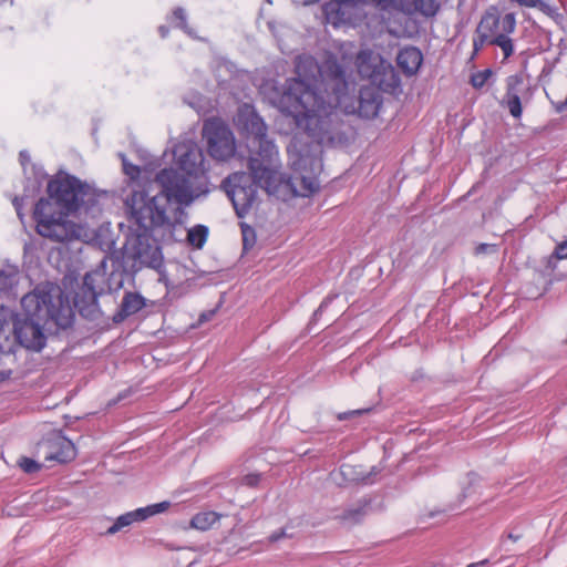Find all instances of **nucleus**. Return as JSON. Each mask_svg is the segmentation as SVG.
I'll return each instance as SVG.
<instances>
[{
	"label": "nucleus",
	"mask_w": 567,
	"mask_h": 567,
	"mask_svg": "<svg viewBox=\"0 0 567 567\" xmlns=\"http://www.w3.org/2000/svg\"><path fill=\"white\" fill-rule=\"evenodd\" d=\"M280 168L281 163L248 157L249 172H235L221 182V188L231 200L238 217L248 214L257 199L259 188L277 197Z\"/></svg>",
	"instance_id": "obj_5"
},
{
	"label": "nucleus",
	"mask_w": 567,
	"mask_h": 567,
	"mask_svg": "<svg viewBox=\"0 0 567 567\" xmlns=\"http://www.w3.org/2000/svg\"><path fill=\"white\" fill-rule=\"evenodd\" d=\"M203 137L207 143V152L214 159L226 162L235 155V136L221 121L213 118L204 123Z\"/></svg>",
	"instance_id": "obj_8"
},
{
	"label": "nucleus",
	"mask_w": 567,
	"mask_h": 567,
	"mask_svg": "<svg viewBox=\"0 0 567 567\" xmlns=\"http://www.w3.org/2000/svg\"><path fill=\"white\" fill-rule=\"evenodd\" d=\"M286 537H291V535H289L286 530V528H281L280 530L278 532H274L269 537V542L270 543H276L282 538H286Z\"/></svg>",
	"instance_id": "obj_40"
},
{
	"label": "nucleus",
	"mask_w": 567,
	"mask_h": 567,
	"mask_svg": "<svg viewBox=\"0 0 567 567\" xmlns=\"http://www.w3.org/2000/svg\"><path fill=\"white\" fill-rule=\"evenodd\" d=\"M371 511V498L362 497L355 503L344 507L334 516L340 523L346 525H355L361 523Z\"/></svg>",
	"instance_id": "obj_16"
},
{
	"label": "nucleus",
	"mask_w": 567,
	"mask_h": 567,
	"mask_svg": "<svg viewBox=\"0 0 567 567\" xmlns=\"http://www.w3.org/2000/svg\"><path fill=\"white\" fill-rule=\"evenodd\" d=\"M207 237L208 228L204 225H196L187 231V241L197 249L203 248Z\"/></svg>",
	"instance_id": "obj_27"
},
{
	"label": "nucleus",
	"mask_w": 567,
	"mask_h": 567,
	"mask_svg": "<svg viewBox=\"0 0 567 567\" xmlns=\"http://www.w3.org/2000/svg\"><path fill=\"white\" fill-rule=\"evenodd\" d=\"M411 12H417L424 17H433L440 9L437 0H411Z\"/></svg>",
	"instance_id": "obj_24"
},
{
	"label": "nucleus",
	"mask_w": 567,
	"mask_h": 567,
	"mask_svg": "<svg viewBox=\"0 0 567 567\" xmlns=\"http://www.w3.org/2000/svg\"><path fill=\"white\" fill-rule=\"evenodd\" d=\"M215 313H216V310H209V311L203 312L199 316V322L203 323V322L209 321L215 316Z\"/></svg>",
	"instance_id": "obj_43"
},
{
	"label": "nucleus",
	"mask_w": 567,
	"mask_h": 567,
	"mask_svg": "<svg viewBox=\"0 0 567 567\" xmlns=\"http://www.w3.org/2000/svg\"><path fill=\"white\" fill-rule=\"evenodd\" d=\"M220 515L216 512H200L197 513L190 519V526L195 529L207 530L209 529L218 519Z\"/></svg>",
	"instance_id": "obj_23"
},
{
	"label": "nucleus",
	"mask_w": 567,
	"mask_h": 567,
	"mask_svg": "<svg viewBox=\"0 0 567 567\" xmlns=\"http://www.w3.org/2000/svg\"><path fill=\"white\" fill-rule=\"evenodd\" d=\"M143 516L144 513L140 508L127 512L116 518L114 524L107 528L106 534L114 535L122 530L124 527L132 525L134 522H142L144 520Z\"/></svg>",
	"instance_id": "obj_22"
},
{
	"label": "nucleus",
	"mask_w": 567,
	"mask_h": 567,
	"mask_svg": "<svg viewBox=\"0 0 567 567\" xmlns=\"http://www.w3.org/2000/svg\"><path fill=\"white\" fill-rule=\"evenodd\" d=\"M23 202H24L23 196L22 197L16 196L12 199V204L14 206V209H16L17 215L20 218V220H23V213H22Z\"/></svg>",
	"instance_id": "obj_39"
},
{
	"label": "nucleus",
	"mask_w": 567,
	"mask_h": 567,
	"mask_svg": "<svg viewBox=\"0 0 567 567\" xmlns=\"http://www.w3.org/2000/svg\"><path fill=\"white\" fill-rule=\"evenodd\" d=\"M353 467L350 465H341L340 466V473L342 476L348 477L352 474Z\"/></svg>",
	"instance_id": "obj_45"
},
{
	"label": "nucleus",
	"mask_w": 567,
	"mask_h": 567,
	"mask_svg": "<svg viewBox=\"0 0 567 567\" xmlns=\"http://www.w3.org/2000/svg\"><path fill=\"white\" fill-rule=\"evenodd\" d=\"M8 377L4 372H0V381L4 380Z\"/></svg>",
	"instance_id": "obj_50"
},
{
	"label": "nucleus",
	"mask_w": 567,
	"mask_h": 567,
	"mask_svg": "<svg viewBox=\"0 0 567 567\" xmlns=\"http://www.w3.org/2000/svg\"><path fill=\"white\" fill-rule=\"evenodd\" d=\"M102 277L99 272H87L83 278L82 286L75 291L74 307L79 313L91 321H95L101 317V310L97 298L104 291L100 286Z\"/></svg>",
	"instance_id": "obj_10"
},
{
	"label": "nucleus",
	"mask_w": 567,
	"mask_h": 567,
	"mask_svg": "<svg viewBox=\"0 0 567 567\" xmlns=\"http://www.w3.org/2000/svg\"><path fill=\"white\" fill-rule=\"evenodd\" d=\"M153 230H140L130 236L125 249L127 259H132L133 267H150L159 269L163 266L162 248L152 235Z\"/></svg>",
	"instance_id": "obj_7"
},
{
	"label": "nucleus",
	"mask_w": 567,
	"mask_h": 567,
	"mask_svg": "<svg viewBox=\"0 0 567 567\" xmlns=\"http://www.w3.org/2000/svg\"><path fill=\"white\" fill-rule=\"evenodd\" d=\"M145 307V299L137 292H125L118 310L113 315V322L121 323Z\"/></svg>",
	"instance_id": "obj_18"
},
{
	"label": "nucleus",
	"mask_w": 567,
	"mask_h": 567,
	"mask_svg": "<svg viewBox=\"0 0 567 567\" xmlns=\"http://www.w3.org/2000/svg\"><path fill=\"white\" fill-rule=\"evenodd\" d=\"M561 259H567V240L556 246L555 250L547 259L545 269L540 271L544 291L547 290V287L551 284V280L548 278V276L556 268V262Z\"/></svg>",
	"instance_id": "obj_21"
},
{
	"label": "nucleus",
	"mask_w": 567,
	"mask_h": 567,
	"mask_svg": "<svg viewBox=\"0 0 567 567\" xmlns=\"http://www.w3.org/2000/svg\"><path fill=\"white\" fill-rule=\"evenodd\" d=\"M19 464L21 468L28 474L35 473L40 470V464L29 457H22Z\"/></svg>",
	"instance_id": "obj_32"
},
{
	"label": "nucleus",
	"mask_w": 567,
	"mask_h": 567,
	"mask_svg": "<svg viewBox=\"0 0 567 567\" xmlns=\"http://www.w3.org/2000/svg\"><path fill=\"white\" fill-rule=\"evenodd\" d=\"M240 229L243 236V248L244 250H249L256 244V231L251 226L245 223L240 224Z\"/></svg>",
	"instance_id": "obj_29"
},
{
	"label": "nucleus",
	"mask_w": 567,
	"mask_h": 567,
	"mask_svg": "<svg viewBox=\"0 0 567 567\" xmlns=\"http://www.w3.org/2000/svg\"><path fill=\"white\" fill-rule=\"evenodd\" d=\"M370 411H371V409H369V408L368 409L351 410V411L339 413L337 415V417H338L339 421H344V420H349V419L358 416V415H362V414L369 413Z\"/></svg>",
	"instance_id": "obj_34"
},
{
	"label": "nucleus",
	"mask_w": 567,
	"mask_h": 567,
	"mask_svg": "<svg viewBox=\"0 0 567 567\" xmlns=\"http://www.w3.org/2000/svg\"><path fill=\"white\" fill-rule=\"evenodd\" d=\"M389 35H390V37H393V35H398V33H396L395 31H393V30H391V29H390V30H389Z\"/></svg>",
	"instance_id": "obj_51"
},
{
	"label": "nucleus",
	"mask_w": 567,
	"mask_h": 567,
	"mask_svg": "<svg viewBox=\"0 0 567 567\" xmlns=\"http://www.w3.org/2000/svg\"><path fill=\"white\" fill-rule=\"evenodd\" d=\"M330 302V299L329 298H326L321 305L319 306V308L315 311L313 313V319L317 320L318 317L323 312V310L326 309V307L328 306V303Z\"/></svg>",
	"instance_id": "obj_42"
},
{
	"label": "nucleus",
	"mask_w": 567,
	"mask_h": 567,
	"mask_svg": "<svg viewBox=\"0 0 567 567\" xmlns=\"http://www.w3.org/2000/svg\"><path fill=\"white\" fill-rule=\"evenodd\" d=\"M169 22L176 30L187 35H195L192 28L187 23V14L184 8H175L172 12V16L169 17Z\"/></svg>",
	"instance_id": "obj_25"
},
{
	"label": "nucleus",
	"mask_w": 567,
	"mask_h": 567,
	"mask_svg": "<svg viewBox=\"0 0 567 567\" xmlns=\"http://www.w3.org/2000/svg\"><path fill=\"white\" fill-rule=\"evenodd\" d=\"M492 75V71L489 69L476 72L471 76V84L475 89H481L487 82L489 76Z\"/></svg>",
	"instance_id": "obj_31"
},
{
	"label": "nucleus",
	"mask_w": 567,
	"mask_h": 567,
	"mask_svg": "<svg viewBox=\"0 0 567 567\" xmlns=\"http://www.w3.org/2000/svg\"><path fill=\"white\" fill-rule=\"evenodd\" d=\"M380 69L372 75L371 85L386 93H394L400 87L401 79L394 66L383 59Z\"/></svg>",
	"instance_id": "obj_15"
},
{
	"label": "nucleus",
	"mask_w": 567,
	"mask_h": 567,
	"mask_svg": "<svg viewBox=\"0 0 567 567\" xmlns=\"http://www.w3.org/2000/svg\"><path fill=\"white\" fill-rule=\"evenodd\" d=\"M297 78L288 79L284 85L281 104L296 133L288 152H296L295 171H302L312 163L301 145V135L321 146H331L341 141L337 109L346 114L358 113L363 118L378 115L382 104L380 90L373 85L362 86L355 96L354 83L348 81L342 65L329 56L319 65L312 56H300L296 62Z\"/></svg>",
	"instance_id": "obj_1"
},
{
	"label": "nucleus",
	"mask_w": 567,
	"mask_h": 567,
	"mask_svg": "<svg viewBox=\"0 0 567 567\" xmlns=\"http://www.w3.org/2000/svg\"><path fill=\"white\" fill-rule=\"evenodd\" d=\"M383 56L370 49L361 50L355 58V65L359 74L369 80L380 69Z\"/></svg>",
	"instance_id": "obj_17"
},
{
	"label": "nucleus",
	"mask_w": 567,
	"mask_h": 567,
	"mask_svg": "<svg viewBox=\"0 0 567 567\" xmlns=\"http://www.w3.org/2000/svg\"><path fill=\"white\" fill-rule=\"evenodd\" d=\"M423 62L422 52L414 47L404 48L400 50L396 56V63L405 75L411 76L416 74Z\"/></svg>",
	"instance_id": "obj_20"
},
{
	"label": "nucleus",
	"mask_w": 567,
	"mask_h": 567,
	"mask_svg": "<svg viewBox=\"0 0 567 567\" xmlns=\"http://www.w3.org/2000/svg\"><path fill=\"white\" fill-rule=\"evenodd\" d=\"M40 451L45 462L55 461L68 463L75 458L76 452L72 441L64 436L55 435L42 442Z\"/></svg>",
	"instance_id": "obj_13"
},
{
	"label": "nucleus",
	"mask_w": 567,
	"mask_h": 567,
	"mask_svg": "<svg viewBox=\"0 0 567 567\" xmlns=\"http://www.w3.org/2000/svg\"><path fill=\"white\" fill-rule=\"evenodd\" d=\"M19 159L21 165L24 167L28 163H30V155L27 151H21L19 153Z\"/></svg>",
	"instance_id": "obj_44"
},
{
	"label": "nucleus",
	"mask_w": 567,
	"mask_h": 567,
	"mask_svg": "<svg viewBox=\"0 0 567 567\" xmlns=\"http://www.w3.org/2000/svg\"><path fill=\"white\" fill-rule=\"evenodd\" d=\"M237 121L246 133L249 157L280 163L278 148L267 134L268 127L252 105L243 104L238 109Z\"/></svg>",
	"instance_id": "obj_6"
},
{
	"label": "nucleus",
	"mask_w": 567,
	"mask_h": 567,
	"mask_svg": "<svg viewBox=\"0 0 567 567\" xmlns=\"http://www.w3.org/2000/svg\"><path fill=\"white\" fill-rule=\"evenodd\" d=\"M513 2H516L519 6L532 8V0H512Z\"/></svg>",
	"instance_id": "obj_46"
},
{
	"label": "nucleus",
	"mask_w": 567,
	"mask_h": 567,
	"mask_svg": "<svg viewBox=\"0 0 567 567\" xmlns=\"http://www.w3.org/2000/svg\"><path fill=\"white\" fill-rule=\"evenodd\" d=\"M379 474V471L377 470V467H372L371 471L367 474V475H363V476H360V477H354V478H351L352 481H359L363 484H372L374 482V480L372 478L373 476L378 475Z\"/></svg>",
	"instance_id": "obj_37"
},
{
	"label": "nucleus",
	"mask_w": 567,
	"mask_h": 567,
	"mask_svg": "<svg viewBox=\"0 0 567 567\" xmlns=\"http://www.w3.org/2000/svg\"><path fill=\"white\" fill-rule=\"evenodd\" d=\"M262 12H264V10L261 9L260 10V17H259V20H258L259 27H261Z\"/></svg>",
	"instance_id": "obj_49"
},
{
	"label": "nucleus",
	"mask_w": 567,
	"mask_h": 567,
	"mask_svg": "<svg viewBox=\"0 0 567 567\" xmlns=\"http://www.w3.org/2000/svg\"><path fill=\"white\" fill-rule=\"evenodd\" d=\"M516 25L515 14L506 12L502 14L497 9L491 8L482 17L477 27L478 35H509Z\"/></svg>",
	"instance_id": "obj_11"
},
{
	"label": "nucleus",
	"mask_w": 567,
	"mask_h": 567,
	"mask_svg": "<svg viewBox=\"0 0 567 567\" xmlns=\"http://www.w3.org/2000/svg\"><path fill=\"white\" fill-rule=\"evenodd\" d=\"M498 247L495 244H480L475 248L476 255H488V254H497Z\"/></svg>",
	"instance_id": "obj_36"
},
{
	"label": "nucleus",
	"mask_w": 567,
	"mask_h": 567,
	"mask_svg": "<svg viewBox=\"0 0 567 567\" xmlns=\"http://www.w3.org/2000/svg\"><path fill=\"white\" fill-rule=\"evenodd\" d=\"M522 79L517 75H512L507 79V91L501 101L503 107L508 109L509 113L518 118L522 115V102L518 95Z\"/></svg>",
	"instance_id": "obj_19"
},
{
	"label": "nucleus",
	"mask_w": 567,
	"mask_h": 567,
	"mask_svg": "<svg viewBox=\"0 0 567 567\" xmlns=\"http://www.w3.org/2000/svg\"><path fill=\"white\" fill-rule=\"evenodd\" d=\"M169 506L171 503L165 501L157 504L148 505L146 507H141L140 509L144 513L143 518L145 520L153 515L165 512L166 509H168Z\"/></svg>",
	"instance_id": "obj_30"
},
{
	"label": "nucleus",
	"mask_w": 567,
	"mask_h": 567,
	"mask_svg": "<svg viewBox=\"0 0 567 567\" xmlns=\"http://www.w3.org/2000/svg\"><path fill=\"white\" fill-rule=\"evenodd\" d=\"M260 474H248L243 478L245 485L256 487L260 482Z\"/></svg>",
	"instance_id": "obj_38"
},
{
	"label": "nucleus",
	"mask_w": 567,
	"mask_h": 567,
	"mask_svg": "<svg viewBox=\"0 0 567 567\" xmlns=\"http://www.w3.org/2000/svg\"><path fill=\"white\" fill-rule=\"evenodd\" d=\"M123 169L131 179H136L140 177L141 169L137 165L128 164L126 161H123Z\"/></svg>",
	"instance_id": "obj_35"
},
{
	"label": "nucleus",
	"mask_w": 567,
	"mask_h": 567,
	"mask_svg": "<svg viewBox=\"0 0 567 567\" xmlns=\"http://www.w3.org/2000/svg\"><path fill=\"white\" fill-rule=\"evenodd\" d=\"M21 306L22 312L13 320L14 337L22 347L33 351H40L45 346L43 328L48 324L66 329L73 322L71 306L55 288L34 289L23 296Z\"/></svg>",
	"instance_id": "obj_4"
},
{
	"label": "nucleus",
	"mask_w": 567,
	"mask_h": 567,
	"mask_svg": "<svg viewBox=\"0 0 567 567\" xmlns=\"http://www.w3.org/2000/svg\"><path fill=\"white\" fill-rule=\"evenodd\" d=\"M159 190L152 195L144 185H135L123 199L126 220L138 230L175 229L187 217L185 207L198 197L188 181L173 167L155 175Z\"/></svg>",
	"instance_id": "obj_2"
},
{
	"label": "nucleus",
	"mask_w": 567,
	"mask_h": 567,
	"mask_svg": "<svg viewBox=\"0 0 567 567\" xmlns=\"http://www.w3.org/2000/svg\"><path fill=\"white\" fill-rule=\"evenodd\" d=\"M265 22H266V24L268 27V31L272 35H280V34L285 33L286 25L284 23L278 22V21L272 20V19H268Z\"/></svg>",
	"instance_id": "obj_33"
},
{
	"label": "nucleus",
	"mask_w": 567,
	"mask_h": 567,
	"mask_svg": "<svg viewBox=\"0 0 567 567\" xmlns=\"http://www.w3.org/2000/svg\"><path fill=\"white\" fill-rule=\"evenodd\" d=\"M158 31L161 32V35H166L169 32V29L167 25L163 24L159 25Z\"/></svg>",
	"instance_id": "obj_47"
},
{
	"label": "nucleus",
	"mask_w": 567,
	"mask_h": 567,
	"mask_svg": "<svg viewBox=\"0 0 567 567\" xmlns=\"http://www.w3.org/2000/svg\"><path fill=\"white\" fill-rule=\"evenodd\" d=\"M268 4H272V0H265Z\"/></svg>",
	"instance_id": "obj_53"
},
{
	"label": "nucleus",
	"mask_w": 567,
	"mask_h": 567,
	"mask_svg": "<svg viewBox=\"0 0 567 567\" xmlns=\"http://www.w3.org/2000/svg\"><path fill=\"white\" fill-rule=\"evenodd\" d=\"M48 198H40L33 210L37 233L53 241L78 239L82 228L68 219L93 196L92 187L74 175L59 171L49 182Z\"/></svg>",
	"instance_id": "obj_3"
},
{
	"label": "nucleus",
	"mask_w": 567,
	"mask_h": 567,
	"mask_svg": "<svg viewBox=\"0 0 567 567\" xmlns=\"http://www.w3.org/2000/svg\"><path fill=\"white\" fill-rule=\"evenodd\" d=\"M174 159L179 175L186 178L190 186L193 181L205 175V157L202 148L192 141L178 143L174 148ZM194 189V187H192Z\"/></svg>",
	"instance_id": "obj_9"
},
{
	"label": "nucleus",
	"mask_w": 567,
	"mask_h": 567,
	"mask_svg": "<svg viewBox=\"0 0 567 567\" xmlns=\"http://www.w3.org/2000/svg\"><path fill=\"white\" fill-rule=\"evenodd\" d=\"M40 186H41V181H38V182H37V186H35L34 188H35V189H39V188H40Z\"/></svg>",
	"instance_id": "obj_52"
},
{
	"label": "nucleus",
	"mask_w": 567,
	"mask_h": 567,
	"mask_svg": "<svg viewBox=\"0 0 567 567\" xmlns=\"http://www.w3.org/2000/svg\"><path fill=\"white\" fill-rule=\"evenodd\" d=\"M546 69L543 70L538 78V82L543 85L544 91L559 114L567 113V76L555 81V83L546 82Z\"/></svg>",
	"instance_id": "obj_14"
},
{
	"label": "nucleus",
	"mask_w": 567,
	"mask_h": 567,
	"mask_svg": "<svg viewBox=\"0 0 567 567\" xmlns=\"http://www.w3.org/2000/svg\"><path fill=\"white\" fill-rule=\"evenodd\" d=\"M486 564H487V560H483V561H481V563H478V564H470V565H468V566H466V567H477L478 565H486Z\"/></svg>",
	"instance_id": "obj_48"
},
{
	"label": "nucleus",
	"mask_w": 567,
	"mask_h": 567,
	"mask_svg": "<svg viewBox=\"0 0 567 567\" xmlns=\"http://www.w3.org/2000/svg\"><path fill=\"white\" fill-rule=\"evenodd\" d=\"M18 274L19 271L16 267L0 270V293L9 292L17 285Z\"/></svg>",
	"instance_id": "obj_28"
},
{
	"label": "nucleus",
	"mask_w": 567,
	"mask_h": 567,
	"mask_svg": "<svg viewBox=\"0 0 567 567\" xmlns=\"http://www.w3.org/2000/svg\"><path fill=\"white\" fill-rule=\"evenodd\" d=\"M523 537V533L519 532L518 529H513L511 530L507 535H506V538L507 539H511L513 542H517L519 540L520 538Z\"/></svg>",
	"instance_id": "obj_41"
},
{
	"label": "nucleus",
	"mask_w": 567,
	"mask_h": 567,
	"mask_svg": "<svg viewBox=\"0 0 567 567\" xmlns=\"http://www.w3.org/2000/svg\"><path fill=\"white\" fill-rule=\"evenodd\" d=\"M485 42L489 44H496L501 47L504 51L505 58H508L513 52V44L511 38H475L474 39V49L477 51L480 47H482Z\"/></svg>",
	"instance_id": "obj_26"
},
{
	"label": "nucleus",
	"mask_w": 567,
	"mask_h": 567,
	"mask_svg": "<svg viewBox=\"0 0 567 567\" xmlns=\"http://www.w3.org/2000/svg\"><path fill=\"white\" fill-rule=\"evenodd\" d=\"M318 189L319 182L316 177L306 175L290 177L280 173L277 197L284 200L292 197H308Z\"/></svg>",
	"instance_id": "obj_12"
},
{
	"label": "nucleus",
	"mask_w": 567,
	"mask_h": 567,
	"mask_svg": "<svg viewBox=\"0 0 567 567\" xmlns=\"http://www.w3.org/2000/svg\"><path fill=\"white\" fill-rule=\"evenodd\" d=\"M533 6L536 7V0H534Z\"/></svg>",
	"instance_id": "obj_54"
}]
</instances>
